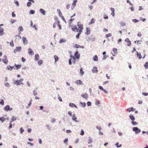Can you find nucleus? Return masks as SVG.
<instances>
[{
    "instance_id": "4be33fe9",
    "label": "nucleus",
    "mask_w": 148,
    "mask_h": 148,
    "mask_svg": "<svg viewBox=\"0 0 148 148\" xmlns=\"http://www.w3.org/2000/svg\"><path fill=\"white\" fill-rule=\"evenodd\" d=\"M72 119L73 121H74L76 122V120L77 119V118L75 117V114H73L72 117Z\"/></svg>"
},
{
    "instance_id": "b1692460",
    "label": "nucleus",
    "mask_w": 148,
    "mask_h": 148,
    "mask_svg": "<svg viewBox=\"0 0 148 148\" xmlns=\"http://www.w3.org/2000/svg\"><path fill=\"white\" fill-rule=\"evenodd\" d=\"M57 25L58 26L60 29H61L62 27L61 25L60 24V23L59 21H57Z\"/></svg>"
},
{
    "instance_id": "1a4fd4ad",
    "label": "nucleus",
    "mask_w": 148,
    "mask_h": 148,
    "mask_svg": "<svg viewBox=\"0 0 148 148\" xmlns=\"http://www.w3.org/2000/svg\"><path fill=\"white\" fill-rule=\"evenodd\" d=\"M28 53L30 55H32L34 54L33 51L30 48H29L28 49Z\"/></svg>"
},
{
    "instance_id": "9b49d317",
    "label": "nucleus",
    "mask_w": 148,
    "mask_h": 148,
    "mask_svg": "<svg viewBox=\"0 0 148 148\" xmlns=\"http://www.w3.org/2000/svg\"><path fill=\"white\" fill-rule=\"evenodd\" d=\"M90 30L88 27H86V32L85 34L86 35L89 34L90 33Z\"/></svg>"
},
{
    "instance_id": "4c0bfd02",
    "label": "nucleus",
    "mask_w": 148,
    "mask_h": 148,
    "mask_svg": "<svg viewBox=\"0 0 148 148\" xmlns=\"http://www.w3.org/2000/svg\"><path fill=\"white\" fill-rule=\"evenodd\" d=\"M137 52V55L138 56L139 58L140 59L142 58V56L141 55L140 53H138V52Z\"/></svg>"
},
{
    "instance_id": "c9c22d12",
    "label": "nucleus",
    "mask_w": 148,
    "mask_h": 148,
    "mask_svg": "<svg viewBox=\"0 0 148 148\" xmlns=\"http://www.w3.org/2000/svg\"><path fill=\"white\" fill-rule=\"evenodd\" d=\"M74 19H72V18L70 19L69 22L70 26H71V25L72 23V22L74 20Z\"/></svg>"
},
{
    "instance_id": "cd10ccee",
    "label": "nucleus",
    "mask_w": 148,
    "mask_h": 148,
    "mask_svg": "<svg viewBox=\"0 0 148 148\" xmlns=\"http://www.w3.org/2000/svg\"><path fill=\"white\" fill-rule=\"evenodd\" d=\"M69 106L72 107H75L77 108V106L73 103H70L69 104Z\"/></svg>"
},
{
    "instance_id": "c85d7f7f",
    "label": "nucleus",
    "mask_w": 148,
    "mask_h": 148,
    "mask_svg": "<svg viewBox=\"0 0 148 148\" xmlns=\"http://www.w3.org/2000/svg\"><path fill=\"white\" fill-rule=\"evenodd\" d=\"M18 29L19 32L22 31L23 30V29L21 26H19L18 27Z\"/></svg>"
},
{
    "instance_id": "680f3d73",
    "label": "nucleus",
    "mask_w": 148,
    "mask_h": 148,
    "mask_svg": "<svg viewBox=\"0 0 148 148\" xmlns=\"http://www.w3.org/2000/svg\"><path fill=\"white\" fill-rule=\"evenodd\" d=\"M89 9L91 10L93 8V6L92 5H90L89 6Z\"/></svg>"
},
{
    "instance_id": "7c9ffc66",
    "label": "nucleus",
    "mask_w": 148,
    "mask_h": 148,
    "mask_svg": "<svg viewBox=\"0 0 148 148\" xmlns=\"http://www.w3.org/2000/svg\"><path fill=\"white\" fill-rule=\"evenodd\" d=\"M70 57L71 58V59H72L75 62L76 58L75 57V56H73L71 55L70 56Z\"/></svg>"
},
{
    "instance_id": "774afa93",
    "label": "nucleus",
    "mask_w": 148,
    "mask_h": 148,
    "mask_svg": "<svg viewBox=\"0 0 148 148\" xmlns=\"http://www.w3.org/2000/svg\"><path fill=\"white\" fill-rule=\"evenodd\" d=\"M27 84L28 86H30V83L28 81L27 82Z\"/></svg>"
},
{
    "instance_id": "ddd939ff",
    "label": "nucleus",
    "mask_w": 148,
    "mask_h": 148,
    "mask_svg": "<svg viewBox=\"0 0 148 148\" xmlns=\"http://www.w3.org/2000/svg\"><path fill=\"white\" fill-rule=\"evenodd\" d=\"M81 96L83 98L86 99H87L88 97V95L86 93L82 94Z\"/></svg>"
},
{
    "instance_id": "8fccbe9b",
    "label": "nucleus",
    "mask_w": 148,
    "mask_h": 148,
    "mask_svg": "<svg viewBox=\"0 0 148 148\" xmlns=\"http://www.w3.org/2000/svg\"><path fill=\"white\" fill-rule=\"evenodd\" d=\"M0 103L2 105H4V102L3 100L1 99V101H0Z\"/></svg>"
},
{
    "instance_id": "a18cd8bd",
    "label": "nucleus",
    "mask_w": 148,
    "mask_h": 148,
    "mask_svg": "<svg viewBox=\"0 0 148 148\" xmlns=\"http://www.w3.org/2000/svg\"><path fill=\"white\" fill-rule=\"evenodd\" d=\"M80 103L82 106L83 107H84L86 105V103L85 102H84V103L80 102Z\"/></svg>"
},
{
    "instance_id": "a19ab883",
    "label": "nucleus",
    "mask_w": 148,
    "mask_h": 148,
    "mask_svg": "<svg viewBox=\"0 0 148 148\" xmlns=\"http://www.w3.org/2000/svg\"><path fill=\"white\" fill-rule=\"evenodd\" d=\"M121 25L122 26H123L125 25V23L122 22L120 23Z\"/></svg>"
},
{
    "instance_id": "09e8293b",
    "label": "nucleus",
    "mask_w": 148,
    "mask_h": 148,
    "mask_svg": "<svg viewBox=\"0 0 148 148\" xmlns=\"http://www.w3.org/2000/svg\"><path fill=\"white\" fill-rule=\"evenodd\" d=\"M132 123L133 125H136L137 124V123L136 122L134 121H133L132 122Z\"/></svg>"
},
{
    "instance_id": "338daca9",
    "label": "nucleus",
    "mask_w": 148,
    "mask_h": 148,
    "mask_svg": "<svg viewBox=\"0 0 148 148\" xmlns=\"http://www.w3.org/2000/svg\"><path fill=\"white\" fill-rule=\"evenodd\" d=\"M95 103L97 105H98L100 103V101H97Z\"/></svg>"
},
{
    "instance_id": "0eeeda50",
    "label": "nucleus",
    "mask_w": 148,
    "mask_h": 148,
    "mask_svg": "<svg viewBox=\"0 0 148 148\" xmlns=\"http://www.w3.org/2000/svg\"><path fill=\"white\" fill-rule=\"evenodd\" d=\"M78 52L77 51H76L75 52V53L74 54V56L77 59H78L80 57V55L79 54H78Z\"/></svg>"
},
{
    "instance_id": "f704fd0d",
    "label": "nucleus",
    "mask_w": 148,
    "mask_h": 148,
    "mask_svg": "<svg viewBox=\"0 0 148 148\" xmlns=\"http://www.w3.org/2000/svg\"><path fill=\"white\" fill-rule=\"evenodd\" d=\"M7 69L9 70H12L13 69V67L10 66H7Z\"/></svg>"
},
{
    "instance_id": "6e6552de",
    "label": "nucleus",
    "mask_w": 148,
    "mask_h": 148,
    "mask_svg": "<svg viewBox=\"0 0 148 148\" xmlns=\"http://www.w3.org/2000/svg\"><path fill=\"white\" fill-rule=\"evenodd\" d=\"M21 47H18L16 48V49H15L14 50V53H16L17 51H19L21 50Z\"/></svg>"
},
{
    "instance_id": "7ed1b4c3",
    "label": "nucleus",
    "mask_w": 148,
    "mask_h": 148,
    "mask_svg": "<svg viewBox=\"0 0 148 148\" xmlns=\"http://www.w3.org/2000/svg\"><path fill=\"white\" fill-rule=\"evenodd\" d=\"M4 58L2 59V61L5 64H7L8 62V61L7 60V57L6 55L4 56Z\"/></svg>"
},
{
    "instance_id": "bf43d9fd",
    "label": "nucleus",
    "mask_w": 148,
    "mask_h": 148,
    "mask_svg": "<svg viewBox=\"0 0 148 148\" xmlns=\"http://www.w3.org/2000/svg\"><path fill=\"white\" fill-rule=\"evenodd\" d=\"M142 94L144 96H147L148 95V93L143 92Z\"/></svg>"
},
{
    "instance_id": "f03ea898",
    "label": "nucleus",
    "mask_w": 148,
    "mask_h": 148,
    "mask_svg": "<svg viewBox=\"0 0 148 148\" xmlns=\"http://www.w3.org/2000/svg\"><path fill=\"white\" fill-rule=\"evenodd\" d=\"M23 79H21L19 80H17L14 82V84H16L17 85H18L20 84H23V83H22V82L23 81Z\"/></svg>"
},
{
    "instance_id": "bb28decb",
    "label": "nucleus",
    "mask_w": 148,
    "mask_h": 148,
    "mask_svg": "<svg viewBox=\"0 0 148 148\" xmlns=\"http://www.w3.org/2000/svg\"><path fill=\"white\" fill-rule=\"evenodd\" d=\"M144 66L145 69H148V62H147L145 63V64L144 65Z\"/></svg>"
},
{
    "instance_id": "3c124183",
    "label": "nucleus",
    "mask_w": 148,
    "mask_h": 148,
    "mask_svg": "<svg viewBox=\"0 0 148 148\" xmlns=\"http://www.w3.org/2000/svg\"><path fill=\"white\" fill-rule=\"evenodd\" d=\"M31 3L29 1V2H28L27 3V6H28V7H30L31 5Z\"/></svg>"
},
{
    "instance_id": "37998d69",
    "label": "nucleus",
    "mask_w": 148,
    "mask_h": 148,
    "mask_svg": "<svg viewBox=\"0 0 148 148\" xmlns=\"http://www.w3.org/2000/svg\"><path fill=\"white\" fill-rule=\"evenodd\" d=\"M114 52L115 53H116L117 52V49L116 48H114L113 49Z\"/></svg>"
},
{
    "instance_id": "72a5a7b5",
    "label": "nucleus",
    "mask_w": 148,
    "mask_h": 148,
    "mask_svg": "<svg viewBox=\"0 0 148 148\" xmlns=\"http://www.w3.org/2000/svg\"><path fill=\"white\" fill-rule=\"evenodd\" d=\"M16 118L14 116H13L11 119V122H12L13 121H15L16 120Z\"/></svg>"
},
{
    "instance_id": "c03bdc74",
    "label": "nucleus",
    "mask_w": 148,
    "mask_h": 148,
    "mask_svg": "<svg viewBox=\"0 0 148 148\" xmlns=\"http://www.w3.org/2000/svg\"><path fill=\"white\" fill-rule=\"evenodd\" d=\"M10 45L11 47H13L14 46V44H13V41L12 40L10 43Z\"/></svg>"
},
{
    "instance_id": "6ab92c4d",
    "label": "nucleus",
    "mask_w": 148,
    "mask_h": 148,
    "mask_svg": "<svg viewBox=\"0 0 148 148\" xmlns=\"http://www.w3.org/2000/svg\"><path fill=\"white\" fill-rule=\"evenodd\" d=\"M95 22V19L94 18H92L91 20L90 21L89 23L88 24L89 25H90L94 23Z\"/></svg>"
},
{
    "instance_id": "393cba45",
    "label": "nucleus",
    "mask_w": 148,
    "mask_h": 148,
    "mask_svg": "<svg viewBox=\"0 0 148 148\" xmlns=\"http://www.w3.org/2000/svg\"><path fill=\"white\" fill-rule=\"evenodd\" d=\"M93 60L95 61H97L98 60V58L97 55H95L93 57Z\"/></svg>"
},
{
    "instance_id": "9d476101",
    "label": "nucleus",
    "mask_w": 148,
    "mask_h": 148,
    "mask_svg": "<svg viewBox=\"0 0 148 148\" xmlns=\"http://www.w3.org/2000/svg\"><path fill=\"white\" fill-rule=\"evenodd\" d=\"M22 40L24 44H26L27 43V39L25 37H23Z\"/></svg>"
},
{
    "instance_id": "f3484780",
    "label": "nucleus",
    "mask_w": 148,
    "mask_h": 148,
    "mask_svg": "<svg viewBox=\"0 0 148 148\" xmlns=\"http://www.w3.org/2000/svg\"><path fill=\"white\" fill-rule=\"evenodd\" d=\"M97 71L98 70H97V68L95 67H94L92 70V72L95 73H97Z\"/></svg>"
},
{
    "instance_id": "e433bc0d",
    "label": "nucleus",
    "mask_w": 148,
    "mask_h": 148,
    "mask_svg": "<svg viewBox=\"0 0 148 148\" xmlns=\"http://www.w3.org/2000/svg\"><path fill=\"white\" fill-rule=\"evenodd\" d=\"M5 118L3 117H1L0 118V120L2 122H4L5 120Z\"/></svg>"
},
{
    "instance_id": "052dcab7",
    "label": "nucleus",
    "mask_w": 148,
    "mask_h": 148,
    "mask_svg": "<svg viewBox=\"0 0 148 148\" xmlns=\"http://www.w3.org/2000/svg\"><path fill=\"white\" fill-rule=\"evenodd\" d=\"M127 3H129L130 5H132V3H131L129 0H127Z\"/></svg>"
},
{
    "instance_id": "412c9836",
    "label": "nucleus",
    "mask_w": 148,
    "mask_h": 148,
    "mask_svg": "<svg viewBox=\"0 0 148 148\" xmlns=\"http://www.w3.org/2000/svg\"><path fill=\"white\" fill-rule=\"evenodd\" d=\"M54 58L55 59V62H56L59 60V57L56 55H55L54 56Z\"/></svg>"
},
{
    "instance_id": "6e6d98bb",
    "label": "nucleus",
    "mask_w": 148,
    "mask_h": 148,
    "mask_svg": "<svg viewBox=\"0 0 148 148\" xmlns=\"http://www.w3.org/2000/svg\"><path fill=\"white\" fill-rule=\"evenodd\" d=\"M15 21H16L15 20H11L10 21V22H11V23L12 24Z\"/></svg>"
},
{
    "instance_id": "864d4df0",
    "label": "nucleus",
    "mask_w": 148,
    "mask_h": 148,
    "mask_svg": "<svg viewBox=\"0 0 148 148\" xmlns=\"http://www.w3.org/2000/svg\"><path fill=\"white\" fill-rule=\"evenodd\" d=\"M132 21L134 22V23H136L138 22V21L136 19H133L132 20Z\"/></svg>"
},
{
    "instance_id": "f8f14e48",
    "label": "nucleus",
    "mask_w": 148,
    "mask_h": 148,
    "mask_svg": "<svg viewBox=\"0 0 148 148\" xmlns=\"http://www.w3.org/2000/svg\"><path fill=\"white\" fill-rule=\"evenodd\" d=\"M135 110V109H134L133 108L131 107L130 108H128L127 110V111L130 112L131 111H134Z\"/></svg>"
},
{
    "instance_id": "de8ad7c7",
    "label": "nucleus",
    "mask_w": 148,
    "mask_h": 148,
    "mask_svg": "<svg viewBox=\"0 0 148 148\" xmlns=\"http://www.w3.org/2000/svg\"><path fill=\"white\" fill-rule=\"evenodd\" d=\"M20 133L22 134L23 132L24 131V130L23 129L22 127L20 129Z\"/></svg>"
},
{
    "instance_id": "5701e85b",
    "label": "nucleus",
    "mask_w": 148,
    "mask_h": 148,
    "mask_svg": "<svg viewBox=\"0 0 148 148\" xmlns=\"http://www.w3.org/2000/svg\"><path fill=\"white\" fill-rule=\"evenodd\" d=\"M40 11L41 13L42 14H44V15L45 14V11L43 9H40Z\"/></svg>"
},
{
    "instance_id": "2eb2a0df",
    "label": "nucleus",
    "mask_w": 148,
    "mask_h": 148,
    "mask_svg": "<svg viewBox=\"0 0 148 148\" xmlns=\"http://www.w3.org/2000/svg\"><path fill=\"white\" fill-rule=\"evenodd\" d=\"M14 66L16 67V69L18 70V69L20 68L21 67V65H17L16 64H14Z\"/></svg>"
},
{
    "instance_id": "423d86ee",
    "label": "nucleus",
    "mask_w": 148,
    "mask_h": 148,
    "mask_svg": "<svg viewBox=\"0 0 148 148\" xmlns=\"http://www.w3.org/2000/svg\"><path fill=\"white\" fill-rule=\"evenodd\" d=\"M125 41L127 43V45L130 46L131 45V43L128 38H126L125 40Z\"/></svg>"
},
{
    "instance_id": "473e14b6",
    "label": "nucleus",
    "mask_w": 148,
    "mask_h": 148,
    "mask_svg": "<svg viewBox=\"0 0 148 148\" xmlns=\"http://www.w3.org/2000/svg\"><path fill=\"white\" fill-rule=\"evenodd\" d=\"M38 64L39 65H41L42 63V61L41 60H39L38 62Z\"/></svg>"
},
{
    "instance_id": "4d7b16f0",
    "label": "nucleus",
    "mask_w": 148,
    "mask_h": 148,
    "mask_svg": "<svg viewBox=\"0 0 148 148\" xmlns=\"http://www.w3.org/2000/svg\"><path fill=\"white\" fill-rule=\"evenodd\" d=\"M104 18L105 19H108V16L106 15H104Z\"/></svg>"
},
{
    "instance_id": "13d9d810",
    "label": "nucleus",
    "mask_w": 148,
    "mask_h": 148,
    "mask_svg": "<svg viewBox=\"0 0 148 148\" xmlns=\"http://www.w3.org/2000/svg\"><path fill=\"white\" fill-rule=\"evenodd\" d=\"M84 132L83 130H81V133L80 134L81 135H83L84 134Z\"/></svg>"
},
{
    "instance_id": "f257e3e1",
    "label": "nucleus",
    "mask_w": 148,
    "mask_h": 148,
    "mask_svg": "<svg viewBox=\"0 0 148 148\" xmlns=\"http://www.w3.org/2000/svg\"><path fill=\"white\" fill-rule=\"evenodd\" d=\"M77 25L78 28L76 26H72L71 27V29L73 31H76L77 32H78V33L76 36V38L78 39L83 29V25L80 22H78Z\"/></svg>"
},
{
    "instance_id": "dca6fc26",
    "label": "nucleus",
    "mask_w": 148,
    "mask_h": 148,
    "mask_svg": "<svg viewBox=\"0 0 148 148\" xmlns=\"http://www.w3.org/2000/svg\"><path fill=\"white\" fill-rule=\"evenodd\" d=\"M35 60L36 61H37L39 59V55L38 54H36L35 56Z\"/></svg>"
},
{
    "instance_id": "a878e982",
    "label": "nucleus",
    "mask_w": 148,
    "mask_h": 148,
    "mask_svg": "<svg viewBox=\"0 0 148 148\" xmlns=\"http://www.w3.org/2000/svg\"><path fill=\"white\" fill-rule=\"evenodd\" d=\"M130 118L132 121H134L135 119L134 116L131 115H130Z\"/></svg>"
},
{
    "instance_id": "c756f323",
    "label": "nucleus",
    "mask_w": 148,
    "mask_h": 148,
    "mask_svg": "<svg viewBox=\"0 0 148 148\" xmlns=\"http://www.w3.org/2000/svg\"><path fill=\"white\" fill-rule=\"evenodd\" d=\"M65 41H66V40L65 39H60V40L59 41V42L60 43H62L65 42Z\"/></svg>"
},
{
    "instance_id": "20e7f679",
    "label": "nucleus",
    "mask_w": 148,
    "mask_h": 148,
    "mask_svg": "<svg viewBox=\"0 0 148 148\" xmlns=\"http://www.w3.org/2000/svg\"><path fill=\"white\" fill-rule=\"evenodd\" d=\"M4 110L6 111H8V110L9 111H11L12 110V108H10V106L9 105H8L6 106L4 108Z\"/></svg>"
},
{
    "instance_id": "aec40b11",
    "label": "nucleus",
    "mask_w": 148,
    "mask_h": 148,
    "mask_svg": "<svg viewBox=\"0 0 148 148\" xmlns=\"http://www.w3.org/2000/svg\"><path fill=\"white\" fill-rule=\"evenodd\" d=\"M82 81L80 80H77L75 82L78 85L81 84L82 83Z\"/></svg>"
},
{
    "instance_id": "49530a36",
    "label": "nucleus",
    "mask_w": 148,
    "mask_h": 148,
    "mask_svg": "<svg viewBox=\"0 0 148 148\" xmlns=\"http://www.w3.org/2000/svg\"><path fill=\"white\" fill-rule=\"evenodd\" d=\"M119 143L118 142L116 143V145L117 147H120L121 146V145L120 144L119 146Z\"/></svg>"
},
{
    "instance_id": "69168bd1",
    "label": "nucleus",
    "mask_w": 148,
    "mask_h": 148,
    "mask_svg": "<svg viewBox=\"0 0 148 148\" xmlns=\"http://www.w3.org/2000/svg\"><path fill=\"white\" fill-rule=\"evenodd\" d=\"M12 16L13 17H15L16 16V15L13 12L12 13Z\"/></svg>"
},
{
    "instance_id": "a211bd4d",
    "label": "nucleus",
    "mask_w": 148,
    "mask_h": 148,
    "mask_svg": "<svg viewBox=\"0 0 148 148\" xmlns=\"http://www.w3.org/2000/svg\"><path fill=\"white\" fill-rule=\"evenodd\" d=\"M3 34V29L2 28L0 27V35H2Z\"/></svg>"
},
{
    "instance_id": "79ce46f5",
    "label": "nucleus",
    "mask_w": 148,
    "mask_h": 148,
    "mask_svg": "<svg viewBox=\"0 0 148 148\" xmlns=\"http://www.w3.org/2000/svg\"><path fill=\"white\" fill-rule=\"evenodd\" d=\"M72 9L73 10L75 7L76 5V4L73 3L72 4Z\"/></svg>"
},
{
    "instance_id": "58836bf2",
    "label": "nucleus",
    "mask_w": 148,
    "mask_h": 148,
    "mask_svg": "<svg viewBox=\"0 0 148 148\" xmlns=\"http://www.w3.org/2000/svg\"><path fill=\"white\" fill-rule=\"evenodd\" d=\"M112 35L110 33H109L106 35V37L108 38V37H110L112 36Z\"/></svg>"
},
{
    "instance_id": "e2e57ef3",
    "label": "nucleus",
    "mask_w": 148,
    "mask_h": 148,
    "mask_svg": "<svg viewBox=\"0 0 148 148\" xmlns=\"http://www.w3.org/2000/svg\"><path fill=\"white\" fill-rule=\"evenodd\" d=\"M75 47L76 48H78L79 47H80V46L78 45H77V44H76L75 45Z\"/></svg>"
},
{
    "instance_id": "0e129e2a",
    "label": "nucleus",
    "mask_w": 148,
    "mask_h": 148,
    "mask_svg": "<svg viewBox=\"0 0 148 148\" xmlns=\"http://www.w3.org/2000/svg\"><path fill=\"white\" fill-rule=\"evenodd\" d=\"M99 87V88L101 90H103L104 89L101 86H100Z\"/></svg>"
},
{
    "instance_id": "603ef678",
    "label": "nucleus",
    "mask_w": 148,
    "mask_h": 148,
    "mask_svg": "<svg viewBox=\"0 0 148 148\" xmlns=\"http://www.w3.org/2000/svg\"><path fill=\"white\" fill-rule=\"evenodd\" d=\"M34 10H31L29 11V14H34Z\"/></svg>"
},
{
    "instance_id": "ea45409f",
    "label": "nucleus",
    "mask_w": 148,
    "mask_h": 148,
    "mask_svg": "<svg viewBox=\"0 0 148 148\" xmlns=\"http://www.w3.org/2000/svg\"><path fill=\"white\" fill-rule=\"evenodd\" d=\"M56 25H57V21L56 22H55L53 24V27L54 28H55Z\"/></svg>"
},
{
    "instance_id": "2f4dec72",
    "label": "nucleus",
    "mask_w": 148,
    "mask_h": 148,
    "mask_svg": "<svg viewBox=\"0 0 148 148\" xmlns=\"http://www.w3.org/2000/svg\"><path fill=\"white\" fill-rule=\"evenodd\" d=\"M80 73L81 75H82L84 73V72L83 71V69L82 68H81L80 69Z\"/></svg>"
},
{
    "instance_id": "39448f33",
    "label": "nucleus",
    "mask_w": 148,
    "mask_h": 148,
    "mask_svg": "<svg viewBox=\"0 0 148 148\" xmlns=\"http://www.w3.org/2000/svg\"><path fill=\"white\" fill-rule=\"evenodd\" d=\"M133 130L136 133H138L140 132V130L137 127H134L133 128Z\"/></svg>"
},
{
    "instance_id": "4468645a",
    "label": "nucleus",
    "mask_w": 148,
    "mask_h": 148,
    "mask_svg": "<svg viewBox=\"0 0 148 148\" xmlns=\"http://www.w3.org/2000/svg\"><path fill=\"white\" fill-rule=\"evenodd\" d=\"M111 10L112 12L111 13V14L113 16H114L115 15L114 13V8H111Z\"/></svg>"
},
{
    "instance_id": "5fc2aeb1",
    "label": "nucleus",
    "mask_w": 148,
    "mask_h": 148,
    "mask_svg": "<svg viewBox=\"0 0 148 148\" xmlns=\"http://www.w3.org/2000/svg\"><path fill=\"white\" fill-rule=\"evenodd\" d=\"M87 104L88 106H89L91 105V103L90 101H88L87 103Z\"/></svg>"
}]
</instances>
